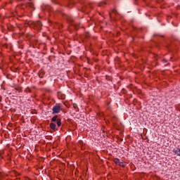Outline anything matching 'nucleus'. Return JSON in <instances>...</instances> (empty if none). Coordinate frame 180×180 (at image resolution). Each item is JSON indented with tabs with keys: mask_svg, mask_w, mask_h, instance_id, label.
Wrapping results in <instances>:
<instances>
[{
	"mask_svg": "<svg viewBox=\"0 0 180 180\" xmlns=\"http://www.w3.org/2000/svg\"><path fill=\"white\" fill-rule=\"evenodd\" d=\"M41 9L42 11H50V6H46V5H43L41 6Z\"/></svg>",
	"mask_w": 180,
	"mask_h": 180,
	"instance_id": "nucleus-5",
	"label": "nucleus"
},
{
	"mask_svg": "<svg viewBox=\"0 0 180 180\" xmlns=\"http://www.w3.org/2000/svg\"><path fill=\"white\" fill-rule=\"evenodd\" d=\"M56 124H57L58 127H61V119L59 118L57 120Z\"/></svg>",
	"mask_w": 180,
	"mask_h": 180,
	"instance_id": "nucleus-8",
	"label": "nucleus"
},
{
	"mask_svg": "<svg viewBox=\"0 0 180 180\" xmlns=\"http://www.w3.org/2000/svg\"><path fill=\"white\" fill-rule=\"evenodd\" d=\"M163 63H167V60L164 59L163 60Z\"/></svg>",
	"mask_w": 180,
	"mask_h": 180,
	"instance_id": "nucleus-17",
	"label": "nucleus"
},
{
	"mask_svg": "<svg viewBox=\"0 0 180 180\" xmlns=\"http://www.w3.org/2000/svg\"><path fill=\"white\" fill-rule=\"evenodd\" d=\"M174 151L175 154H176L177 155H180V149L179 148H175V149H174Z\"/></svg>",
	"mask_w": 180,
	"mask_h": 180,
	"instance_id": "nucleus-10",
	"label": "nucleus"
},
{
	"mask_svg": "<svg viewBox=\"0 0 180 180\" xmlns=\"http://www.w3.org/2000/svg\"><path fill=\"white\" fill-rule=\"evenodd\" d=\"M92 8H94V6H92V4H89L87 7L86 9H92Z\"/></svg>",
	"mask_w": 180,
	"mask_h": 180,
	"instance_id": "nucleus-15",
	"label": "nucleus"
},
{
	"mask_svg": "<svg viewBox=\"0 0 180 180\" xmlns=\"http://www.w3.org/2000/svg\"><path fill=\"white\" fill-rule=\"evenodd\" d=\"M58 116L56 115L51 118V122H57L58 120Z\"/></svg>",
	"mask_w": 180,
	"mask_h": 180,
	"instance_id": "nucleus-9",
	"label": "nucleus"
},
{
	"mask_svg": "<svg viewBox=\"0 0 180 180\" xmlns=\"http://www.w3.org/2000/svg\"><path fill=\"white\" fill-rule=\"evenodd\" d=\"M50 127L52 130H56V127H57V125L55 123L51 122L50 124Z\"/></svg>",
	"mask_w": 180,
	"mask_h": 180,
	"instance_id": "nucleus-7",
	"label": "nucleus"
},
{
	"mask_svg": "<svg viewBox=\"0 0 180 180\" xmlns=\"http://www.w3.org/2000/svg\"><path fill=\"white\" fill-rule=\"evenodd\" d=\"M120 167H126V162H120L119 165Z\"/></svg>",
	"mask_w": 180,
	"mask_h": 180,
	"instance_id": "nucleus-12",
	"label": "nucleus"
},
{
	"mask_svg": "<svg viewBox=\"0 0 180 180\" xmlns=\"http://www.w3.org/2000/svg\"><path fill=\"white\" fill-rule=\"evenodd\" d=\"M160 37H164V36L162 35V36H160Z\"/></svg>",
	"mask_w": 180,
	"mask_h": 180,
	"instance_id": "nucleus-20",
	"label": "nucleus"
},
{
	"mask_svg": "<svg viewBox=\"0 0 180 180\" xmlns=\"http://www.w3.org/2000/svg\"><path fill=\"white\" fill-rule=\"evenodd\" d=\"M28 26H30V27H32L34 30H37V32H40L41 30V27L43 26V25L40 22V21H29Z\"/></svg>",
	"mask_w": 180,
	"mask_h": 180,
	"instance_id": "nucleus-1",
	"label": "nucleus"
},
{
	"mask_svg": "<svg viewBox=\"0 0 180 180\" xmlns=\"http://www.w3.org/2000/svg\"><path fill=\"white\" fill-rule=\"evenodd\" d=\"M39 78H41V77H40V75H39Z\"/></svg>",
	"mask_w": 180,
	"mask_h": 180,
	"instance_id": "nucleus-22",
	"label": "nucleus"
},
{
	"mask_svg": "<svg viewBox=\"0 0 180 180\" xmlns=\"http://www.w3.org/2000/svg\"><path fill=\"white\" fill-rule=\"evenodd\" d=\"M160 1H162L163 0H160Z\"/></svg>",
	"mask_w": 180,
	"mask_h": 180,
	"instance_id": "nucleus-21",
	"label": "nucleus"
},
{
	"mask_svg": "<svg viewBox=\"0 0 180 180\" xmlns=\"http://www.w3.org/2000/svg\"><path fill=\"white\" fill-rule=\"evenodd\" d=\"M27 8H31L32 11H34V5L32 3H28L26 4Z\"/></svg>",
	"mask_w": 180,
	"mask_h": 180,
	"instance_id": "nucleus-4",
	"label": "nucleus"
},
{
	"mask_svg": "<svg viewBox=\"0 0 180 180\" xmlns=\"http://www.w3.org/2000/svg\"><path fill=\"white\" fill-rule=\"evenodd\" d=\"M64 0H53V2H54V4H60V2H63Z\"/></svg>",
	"mask_w": 180,
	"mask_h": 180,
	"instance_id": "nucleus-13",
	"label": "nucleus"
},
{
	"mask_svg": "<svg viewBox=\"0 0 180 180\" xmlns=\"http://www.w3.org/2000/svg\"><path fill=\"white\" fill-rule=\"evenodd\" d=\"M105 5H106V3H105V2H101V3L98 4V6H105Z\"/></svg>",
	"mask_w": 180,
	"mask_h": 180,
	"instance_id": "nucleus-14",
	"label": "nucleus"
},
{
	"mask_svg": "<svg viewBox=\"0 0 180 180\" xmlns=\"http://www.w3.org/2000/svg\"><path fill=\"white\" fill-rule=\"evenodd\" d=\"M61 110H63V108L60 106V105H56L53 107L52 113H53V115H54L56 113H60V112H61Z\"/></svg>",
	"mask_w": 180,
	"mask_h": 180,
	"instance_id": "nucleus-3",
	"label": "nucleus"
},
{
	"mask_svg": "<svg viewBox=\"0 0 180 180\" xmlns=\"http://www.w3.org/2000/svg\"><path fill=\"white\" fill-rule=\"evenodd\" d=\"M114 162L115 164H116L117 165H119L120 160H119V158H115L114 159Z\"/></svg>",
	"mask_w": 180,
	"mask_h": 180,
	"instance_id": "nucleus-11",
	"label": "nucleus"
},
{
	"mask_svg": "<svg viewBox=\"0 0 180 180\" xmlns=\"http://www.w3.org/2000/svg\"><path fill=\"white\" fill-rule=\"evenodd\" d=\"M65 5H74V0H65Z\"/></svg>",
	"mask_w": 180,
	"mask_h": 180,
	"instance_id": "nucleus-6",
	"label": "nucleus"
},
{
	"mask_svg": "<svg viewBox=\"0 0 180 180\" xmlns=\"http://www.w3.org/2000/svg\"><path fill=\"white\" fill-rule=\"evenodd\" d=\"M165 44L167 45V46H169V43H167V42H166Z\"/></svg>",
	"mask_w": 180,
	"mask_h": 180,
	"instance_id": "nucleus-18",
	"label": "nucleus"
},
{
	"mask_svg": "<svg viewBox=\"0 0 180 180\" xmlns=\"http://www.w3.org/2000/svg\"><path fill=\"white\" fill-rule=\"evenodd\" d=\"M112 13H115V14L117 13V11H116V9H113L112 10Z\"/></svg>",
	"mask_w": 180,
	"mask_h": 180,
	"instance_id": "nucleus-16",
	"label": "nucleus"
},
{
	"mask_svg": "<svg viewBox=\"0 0 180 180\" xmlns=\"http://www.w3.org/2000/svg\"><path fill=\"white\" fill-rule=\"evenodd\" d=\"M60 15H63L64 19H65L68 22V23H70V25H74V19L72 18V17H71V15L68 14H64L63 13H60Z\"/></svg>",
	"mask_w": 180,
	"mask_h": 180,
	"instance_id": "nucleus-2",
	"label": "nucleus"
},
{
	"mask_svg": "<svg viewBox=\"0 0 180 180\" xmlns=\"http://www.w3.org/2000/svg\"><path fill=\"white\" fill-rule=\"evenodd\" d=\"M1 99H2V97L0 96V102H1Z\"/></svg>",
	"mask_w": 180,
	"mask_h": 180,
	"instance_id": "nucleus-19",
	"label": "nucleus"
}]
</instances>
